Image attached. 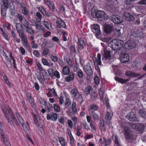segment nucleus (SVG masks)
Returning <instances> with one entry per match:
<instances>
[{
  "instance_id": "nucleus-1",
  "label": "nucleus",
  "mask_w": 146,
  "mask_h": 146,
  "mask_svg": "<svg viewBox=\"0 0 146 146\" xmlns=\"http://www.w3.org/2000/svg\"><path fill=\"white\" fill-rule=\"evenodd\" d=\"M101 45L103 47L104 53L102 58L103 61L106 63H110L111 62V56L110 55V51L108 50L107 47L104 43H101Z\"/></svg>"
},
{
  "instance_id": "nucleus-2",
  "label": "nucleus",
  "mask_w": 146,
  "mask_h": 146,
  "mask_svg": "<svg viewBox=\"0 0 146 146\" xmlns=\"http://www.w3.org/2000/svg\"><path fill=\"white\" fill-rule=\"evenodd\" d=\"M110 44H112L111 48L112 49L116 51H118L122 48L124 42L123 40L114 39L110 42Z\"/></svg>"
},
{
  "instance_id": "nucleus-3",
  "label": "nucleus",
  "mask_w": 146,
  "mask_h": 146,
  "mask_svg": "<svg viewBox=\"0 0 146 146\" xmlns=\"http://www.w3.org/2000/svg\"><path fill=\"white\" fill-rule=\"evenodd\" d=\"M92 15L95 18H101L105 20L108 19V15L104 11H102L99 10L97 12H94L92 14Z\"/></svg>"
},
{
  "instance_id": "nucleus-4",
  "label": "nucleus",
  "mask_w": 146,
  "mask_h": 146,
  "mask_svg": "<svg viewBox=\"0 0 146 146\" xmlns=\"http://www.w3.org/2000/svg\"><path fill=\"white\" fill-rule=\"evenodd\" d=\"M124 130L125 135L126 139L131 141H132L133 139L134 135L130 128L125 126L124 127Z\"/></svg>"
},
{
  "instance_id": "nucleus-5",
  "label": "nucleus",
  "mask_w": 146,
  "mask_h": 146,
  "mask_svg": "<svg viewBox=\"0 0 146 146\" xmlns=\"http://www.w3.org/2000/svg\"><path fill=\"white\" fill-rule=\"evenodd\" d=\"M111 20L115 24L121 23L123 21V19L118 15H113L111 16Z\"/></svg>"
},
{
  "instance_id": "nucleus-6",
  "label": "nucleus",
  "mask_w": 146,
  "mask_h": 146,
  "mask_svg": "<svg viewBox=\"0 0 146 146\" xmlns=\"http://www.w3.org/2000/svg\"><path fill=\"white\" fill-rule=\"evenodd\" d=\"M94 62L95 65L96 69L97 70L99 69V67L98 65H101V61L100 54L98 53L97 55V58L95 57L93 58Z\"/></svg>"
},
{
  "instance_id": "nucleus-7",
  "label": "nucleus",
  "mask_w": 146,
  "mask_h": 146,
  "mask_svg": "<svg viewBox=\"0 0 146 146\" xmlns=\"http://www.w3.org/2000/svg\"><path fill=\"white\" fill-rule=\"evenodd\" d=\"M91 27L93 31L96 36H98L101 33L99 25L97 24H93L92 25Z\"/></svg>"
},
{
  "instance_id": "nucleus-8",
  "label": "nucleus",
  "mask_w": 146,
  "mask_h": 146,
  "mask_svg": "<svg viewBox=\"0 0 146 146\" xmlns=\"http://www.w3.org/2000/svg\"><path fill=\"white\" fill-rule=\"evenodd\" d=\"M136 44L135 42L132 40L127 41L124 45V47L128 49H131L135 47Z\"/></svg>"
},
{
  "instance_id": "nucleus-9",
  "label": "nucleus",
  "mask_w": 146,
  "mask_h": 146,
  "mask_svg": "<svg viewBox=\"0 0 146 146\" xmlns=\"http://www.w3.org/2000/svg\"><path fill=\"white\" fill-rule=\"evenodd\" d=\"M16 28L20 37L25 35L22 26L20 23H17L16 25Z\"/></svg>"
},
{
  "instance_id": "nucleus-10",
  "label": "nucleus",
  "mask_w": 146,
  "mask_h": 146,
  "mask_svg": "<svg viewBox=\"0 0 146 146\" xmlns=\"http://www.w3.org/2000/svg\"><path fill=\"white\" fill-rule=\"evenodd\" d=\"M126 117L128 119L131 121H138V120L136 117V115L133 112H131L128 113Z\"/></svg>"
},
{
  "instance_id": "nucleus-11",
  "label": "nucleus",
  "mask_w": 146,
  "mask_h": 146,
  "mask_svg": "<svg viewBox=\"0 0 146 146\" xmlns=\"http://www.w3.org/2000/svg\"><path fill=\"white\" fill-rule=\"evenodd\" d=\"M121 62L124 63L128 62L129 60V57L127 54H121L119 57Z\"/></svg>"
},
{
  "instance_id": "nucleus-12",
  "label": "nucleus",
  "mask_w": 146,
  "mask_h": 146,
  "mask_svg": "<svg viewBox=\"0 0 146 146\" xmlns=\"http://www.w3.org/2000/svg\"><path fill=\"white\" fill-rule=\"evenodd\" d=\"M45 4L47 5L48 7L52 10V11L56 10L54 5L51 0H44Z\"/></svg>"
},
{
  "instance_id": "nucleus-13",
  "label": "nucleus",
  "mask_w": 146,
  "mask_h": 146,
  "mask_svg": "<svg viewBox=\"0 0 146 146\" xmlns=\"http://www.w3.org/2000/svg\"><path fill=\"white\" fill-rule=\"evenodd\" d=\"M123 17H125L126 20L129 21H133L134 20L133 16L128 12H125L123 13Z\"/></svg>"
},
{
  "instance_id": "nucleus-14",
  "label": "nucleus",
  "mask_w": 146,
  "mask_h": 146,
  "mask_svg": "<svg viewBox=\"0 0 146 146\" xmlns=\"http://www.w3.org/2000/svg\"><path fill=\"white\" fill-rule=\"evenodd\" d=\"M57 27L59 28H65L66 24L63 20L61 19H58L56 22Z\"/></svg>"
},
{
  "instance_id": "nucleus-15",
  "label": "nucleus",
  "mask_w": 146,
  "mask_h": 146,
  "mask_svg": "<svg viewBox=\"0 0 146 146\" xmlns=\"http://www.w3.org/2000/svg\"><path fill=\"white\" fill-rule=\"evenodd\" d=\"M78 47V50L80 49L82 50L84 48L85 45V43L84 41L81 38H79L77 43Z\"/></svg>"
},
{
  "instance_id": "nucleus-16",
  "label": "nucleus",
  "mask_w": 146,
  "mask_h": 146,
  "mask_svg": "<svg viewBox=\"0 0 146 146\" xmlns=\"http://www.w3.org/2000/svg\"><path fill=\"white\" fill-rule=\"evenodd\" d=\"M58 115L56 113H48L47 114L46 116V118L48 120H51L54 121H55Z\"/></svg>"
},
{
  "instance_id": "nucleus-17",
  "label": "nucleus",
  "mask_w": 146,
  "mask_h": 146,
  "mask_svg": "<svg viewBox=\"0 0 146 146\" xmlns=\"http://www.w3.org/2000/svg\"><path fill=\"white\" fill-rule=\"evenodd\" d=\"M140 75V74L129 70H127L125 73L126 76L131 78L139 76Z\"/></svg>"
},
{
  "instance_id": "nucleus-18",
  "label": "nucleus",
  "mask_w": 146,
  "mask_h": 146,
  "mask_svg": "<svg viewBox=\"0 0 146 146\" xmlns=\"http://www.w3.org/2000/svg\"><path fill=\"white\" fill-rule=\"evenodd\" d=\"M84 69L85 72L88 75H90L92 73V70L90 64H88L84 66Z\"/></svg>"
},
{
  "instance_id": "nucleus-19",
  "label": "nucleus",
  "mask_w": 146,
  "mask_h": 146,
  "mask_svg": "<svg viewBox=\"0 0 146 146\" xmlns=\"http://www.w3.org/2000/svg\"><path fill=\"white\" fill-rule=\"evenodd\" d=\"M117 0H113V2L114 3H111V5L108 6V9L110 10V12H113L115 11V7L116 6V3L118 4L117 2Z\"/></svg>"
},
{
  "instance_id": "nucleus-20",
  "label": "nucleus",
  "mask_w": 146,
  "mask_h": 146,
  "mask_svg": "<svg viewBox=\"0 0 146 146\" xmlns=\"http://www.w3.org/2000/svg\"><path fill=\"white\" fill-rule=\"evenodd\" d=\"M1 15L2 18L4 19H5L6 17V9L2 5H1Z\"/></svg>"
},
{
  "instance_id": "nucleus-21",
  "label": "nucleus",
  "mask_w": 146,
  "mask_h": 146,
  "mask_svg": "<svg viewBox=\"0 0 146 146\" xmlns=\"http://www.w3.org/2000/svg\"><path fill=\"white\" fill-rule=\"evenodd\" d=\"M113 139L114 141L115 146H121L120 141L117 135H113Z\"/></svg>"
},
{
  "instance_id": "nucleus-22",
  "label": "nucleus",
  "mask_w": 146,
  "mask_h": 146,
  "mask_svg": "<svg viewBox=\"0 0 146 146\" xmlns=\"http://www.w3.org/2000/svg\"><path fill=\"white\" fill-rule=\"evenodd\" d=\"M25 29L27 33L32 35H34L35 31L30 26Z\"/></svg>"
},
{
  "instance_id": "nucleus-23",
  "label": "nucleus",
  "mask_w": 146,
  "mask_h": 146,
  "mask_svg": "<svg viewBox=\"0 0 146 146\" xmlns=\"http://www.w3.org/2000/svg\"><path fill=\"white\" fill-rule=\"evenodd\" d=\"M74 77V74L73 73H70L68 76L66 77L65 78V80L66 82H69L70 81L73 80Z\"/></svg>"
},
{
  "instance_id": "nucleus-24",
  "label": "nucleus",
  "mask_w": 146,
  "mask_h": 146,
  "mask_svg": "<svg viewBox=\"0 0 146 146\" xmlns=\"http://www.w3.org/2000/svg\"><path fill=\"white\" fill-rule=\"evenodd\" d=\"M72 103L71 100L69 98H66L65 100V103L64 104L65 108H67L70 106Z\"/></svg>"
},
{
  "instance_id": "nucleus-25",
  "label": "nucleus",
  "mask_w": 146,
  "mask_h": 146,
  "mask_svg": "<svg viewBox=\"0 0 146 146\" xmlns=\"http://www.w3.org/2000/svg\"><path fill=\"white\" fill-rule=\"evenodd\" d=\"M100 128L102 131H106V128L104 124V122L103 119H101L100 122Z\"/></svg>"
},
{
  "instance_id": "nucleus-26",
  "label": "nucleus",
  "mask_w": 146,
  "mask_h": 146,
  "mask_svg": "<svg viewBox=\"0 0 146 146\" xmlns=\"http://www.w3.org/2000/svg\"><path fill=\"white\" fill-rule=\"evenodd\" d=\"M70 72V70L69 67L67 66L64 67L62 69V74L63 75H67Z\"/></svg>"
},
{
  "instance_id": "nucleus-27",
  "label": "nucleus",
  "mask_w": 146,
  "mask_h": 146,
  "mask_svg": "<svg viewBox=\"0 0 146 146\" xmlns=\"http://www.w3.org/2000/svg\"><path fill=\"white\" fill-rule=\"evenodd\" d=\"M98 109V107L97 106L95 105H91L89 106V110L91 113L92 112H95L94 111L97 110Z\"/></svg>"
},
{
  "instance_id": "nucleus-28",
  "label": "nucleus",
  "mask_w": 146,
  "mask_h": 146,
  "mask_svg": "<svg viewBox=\"0 0 146 146\" xmlns=\"http://www.w3.org/2000/svg\"><path fill=\"white\" fill-rule=\"evenodd\" d=\"M139 116L142 118L146 117V112L143 109L140 110L138 112Z\"/></svg>"
},
{
  "instance_id": "nucleus-29",
  "label": "nucleus",
  "mask_w": 146,
  "mask_h": 146,
  "mask_svg": "<svg viewBox=\"0 0 146 146\" xmlns=\"http://www.w3.org/2000/svg\"><path fill=\"white\" fill-rule=\"evenodd\" d=\"M133 126L135 127V128L138 129L139 131H141L144 129V126L143 125L138 124L137 125L133 124Z\"/></svg>"
},
{
  "instance_id": "nucleus-30",
  "label": "nucleus",
  "mask_w": 146,
  "mask_h": 146,
  "mask_svg": "<svg viewBox=\"0 0 146 146\" xmlns=\"http://www.w3.org/2000/svg\"><path fill=\"white\" fill-rule=\"evenodd\" d=\"M115 79L116 81H118L122 84L125 83L128 81V79H124L122 78H119L117 77H115Z\"/></svg>"
},
{
  "instance_id": "nucleus-31",
  "label": "nucleus",
  "mask_w": 146,
  "mask_h": 146,
  "mask_svg": "<svg viewBox=\"0 0 146 146\" xmlns=\"http://www.w3.org/2000/svg\"><path fill=\"white\" fill-rule=\"evenodd\" d=\"M42 77V76H41L40 74L39 73H38L36 75V78L39 82L42 84H43L44 83L45 79L43 78Z\"/></svg>"
},
{
  "instance_id": "nucleus-32",
  "label": "nucleus",
  "mask_w": 146,
  "mask_h": 146,
  "mask_svg": "<svg viewBox=\"0 0 146 146\" xmlns=\"http://www.w3.org/2000/svg\"><path fill=\"white\" fill-rule=\"evenodd\" d=\"M42 23L46 28L49 30H51V26L50 23L47 21H43Z\"/></svg>"
},
{
  "instance_id": "nucleus-33",
  "label": "nucleus",
  "mask_w": 146,
  "mask_h": 146,
  "mask_svg": "<svg viewBox=\"0 0 146 146\" xmlns=\"http://www.w3.org/2000/svg\"><path fill=\"white\" fill-rule=\"evenodd\" d=\"M91 90V87L90 86H87L85 88L84 92V94L85 95L87 96L90 93Z\"/></svg>"
},
{
  "instance_id": "nucleus-34",
  "label": "nucleus",
  "mask_w": 146,
  "mask_h": 146,
  "mask_svg": "<svg viewBox=\"0 0 146 146\" xmlns=\"http://www.w3.org/2000/svg\"><path fill=\"white\" fill-rule=\"evenodd\" d=\"M81 125L85 129L87 130H89L90 129L88 125L85 121H83L81 122Z\"/></svg>"
},
{
  "instance_id": "nucleus-35",
  "label": "nucleus",
  "mask_w": 146,
  "mask_h": 146,
  "mask_svg": "<svg viewBox=\"0 0 146 146\" xmlns=\"http://www.w3.org/2000/svg\"><path fill=\"white\" fill-rule=\"evenodd\" d=\"M33 25L35 26L36 27L38 30L41 31H44V28L42 26L38 24L35 23L33 24Z\"/></svg>"
},
{
  "instance_id": "nucleus-36",
  "label": "nucleus",
  "mask_w": 146,
  "mask_h": 146,
  "mask_svg": "<svg viewBox=\"0 0 146 146\" xmlns=\"http://www.w3.org/2000/svg\"><path fill=\"white\" fill-rule=\"evenodd\" d=\"M36 20L38 23L40 22L41 20L42 16L41 13L39 12H37L36 13Z\"/></svg>"
},
{
  "instance_id": "nucleus-37",
  "label": "nucleus",
  "mask_w": 146,
  "mask_h": 146,
  "mask_svg": "<svg viewBox=\"0 0 146 146\" xmlns=\"http://www.w3.org/2000/svg\"><path fill=\"white\" fill-rule=\"evenodd\" d=\"M112 31V27L109 25H106L105 27L104 31L107 34L110 33Z\"/></svg>"
},
{
  "instance_id": "nucleus-38",
  "label": "nucleus",
  "mask_w": 146,
  "mask_h": 146,
  "mask_svg": "<svg viewBox=\"0 0 146 146\" xmlns=\"http://www.w3.org/2000/svg\"><path fill=\"white\" fill-rule=\"evenodd\" d=\"M58 139L62 146H65L66 143L65 139L63 137H59Z\"/></svg>"
},
{
  "instance_id": "nucleus-39",
  "label": "nucleus",
  "mask_w": 146,
  "mask_h": 146,
  "mask_svg": "<svg viewBox=\"0 0 146 146\" xmlns=\"http://www.w3.org/2000/svg\"><path fill=\"white\" fill-rule=\"evenodd\" d=\"M133 35L134 37H143V33L142 32L139 31L134 32Z\"/></svg>"
},
{
  "instance_id": "nucleus-40",
  "label": "nucleus",
  "mask_w": 146,
  "mask_h": 146,
  "mask_svg": "<svg viewBox=\"0 0 146 146\" xmlns=\"http://www.w3.org/2000/svg\"><path fill=\"white\" fill-rule=\"evenodd\" d=\"M92 116L95 121H98L100 118L99 115L96 112H92L91 113Z\"/></svg>"
},
{
  "instance_id": "nucleus-41",
  "label": "nucleus",
  "mask_w": 146,
  "mask_h": 146,
  "mask_svg": "<svg viewBox=\"0 0 146 146\" xmlns=\"http://www.w3.org/2000/svg\"><path fill=\"white\" fill-rule=\"evenodd\" d=\"M113 115V113L111 111H107L106 116L105 118L108 120H110Z\"/></svg>"
},
{
  "instance_id": "nucleus-42",
  "label": "nucleus",
  "mask_w": 146,
  "mask_h": 146,
  "mask_svg": "<svg viewBox=\"0 0 146 146\" xmlns=\"http://www.w3.org/2000/svg\"><path fill=\"white\" fill-rule=\"evenodd\" d=\"M78 92V91L77 87L76 86H74L70 92V95L71 96Z\"/></svg>"
},
{
  "instance_id": "nucleus-43",
  "label": "nucleus",
  "mask_w": 146,
  "mask_h": 146,
  "mask_svg": "<svg viewBox=\"0 0 146 146\" xmlns=\"http://www.w3.org/2000/svg\"><path fill=\"white\" fill-rule=\"evenodd\" d=\"M38 9L44 15H46V10L42 6H41L38 7Z\"/></svg>"
},
{
  "instance_id": "nucleus-44",
  "label": "nucleus",
  "mask_w": 146,
  "mask_h": 146,
  "mask_svg": "<svg viewBox=\"0 0 146 146\" xmlns=\"http://www.w3.org/2000/svg\"><path fill=\"white\" fill-rule=\"evenodd\" d=\"M22 23V24L25 29L30 26V24L25 19Z\"/></svg>"
},
{
  "instance_id": "nucleus-45",
  "label": "nucleus",
  "mask_w": 146,
  "mask_h": 146,
  "mask_svg": "<svg viewBox=\"0 0 146 146\" xmlns=\"http://www.w3.org/2000/svg\"><path fill=\"white\" fill-rule=\"evenodd\" d=\"M120 30L115 29L114 31V33L115 35L117 37H118L120 36L121 35V33L120 31Z\"/></svg>"
},
{
  "instance_id": "nucleus-46",
  "label": "nucleus",
  "mask_w": 146,
  "mask_h": 146,
  "mask_svg": "<svg viewBox=\"0 0 146 146\" xmlns=\"http://www.w3.org/2000/svg\"><path fill=\"white\" fill-rule=\"evenodd\" d=\"M70 144L71 146H76V141L73 137L70 138Z\"/></svg>"
},
{
  "instance_id": "nucleus-47",
  "label": "nucleus",
  "mask_w": 146,
  "mask_h": 146,
  "mask_svg": "<svg viewBox=\"0 0 146 146\" xmlns=\"http://www.w3.org/2000/svg\"><path fill=\"white\" fill-rule=\"evenodd\" d=\"M74 100H76V101H81L82 100V95L79 93L78 94V95L76 96V98H74Z\"/></svg>"
},
{
  "instance_id": "nucleus-48",
  "label": "nucleus",
  "mask_w": 146,
  "mask_h": 146,
  "mask_svg": "<svg viewBox=\"0 0 146 146\" xmlns=\"http://www.w3.org/2000/svg\"><path fill=\"white\" fill-rule=\"evenodd\" d=\"M99 94L101 98H103L104 97V92L102 88H101L99 90Z\"/></svg>"
},
{
  "instance_id": "nucleus-49",
  "label": "nucleus",
  "mask_w": 146,
  "mask_h": 146,
  "mask_svg": "<svg viewBox=\"0 0 146 146\" xmlns=\"http://www.w3.org/2000/svg\"><path fill=\"white\" fill-rule=\"evenodd\" d=\"M24 130L25 131L27 134L29 133V131L28 128L26 125L24 123L23 124H21Z\"/></svg>"
},
{
  "instance_id": "nucleus-50",
  "label": "nucleus",
  "mask_w": 146,
  "mask_h": 146,
  "mask_svg": "<svg viewBox=\"0 0 146 146\" xmlns=\"http://www.w3.org/2000/svg\"><path fill=\"white\" fill-rule=\"evenodd\" d=\"M22 12L25 15H27L29 13V11L26 8L24 9H22Z\"/></svg>"
},
{
  "instance_id": "nucleus-51",
  "label": "nucleus",
  "mask_w": 146,
  "mask_h": 146,
  "mask_svg": "<svg viewBox=\"0 0 146 146\" xmlns=\"http://www.w3.org/2000/svg\"><path fill=\"white\" fill-rule=\"evenodd\" d=\"M94 80L96 84L98 85L100 83L99 78L98 76H94Z\"/></svg>"
},
{
  "instance_id": "nucleus-52",
  "label": "nucleus",
  "mask_w": 146,
  "mask_h": 146,
  "mask_svg": "<svg viewBox=\"0 0 146 146\" xmlns=\"http://www.w3.org/2000/svg\"><path fill=\"white\" fill-rule=\"evenodd\" d=\"M42 62L43 64L44 65L48 66L49 65V63L48 60L45 58H42Z\"/></svg>"
},
{
  "instance_id": "nucleus-53",
  "label": "nucleus",
  "mask_w": 146,
  "mask_h": 146,
  "mask_svg": "<svg viewBox=\"0 0 146 146\" xmlns=\"http://www.w3.org/2000/svg\"><path fill=\"white\" fill-rule=\"evenodd\" d=\"M79 71L77 72V75L78 77L79 78H82L84 74L82 71L81 70H79Z\"/></svg>"
},
{
  "instance_id": "nucleus-54",
  "label": "nucleus",
  "mask_w": 146,
  "mask_h": 146,
  "mask_svg": "<svg viewBox=\"0 0 146 146\" xmlns=\"http://www.w3.org/2000/svg\"><path fill=\"white\" fill-rule=\"evenodd\" d=\"M40 71L42 72V75L43 78L45 79L44 78L47 75V73L46 71L44 69H43L42 70Z\"/></svg>"
},
{
  "instance_id": "nucleus-55",
  "label": "nucleus",
  "mask_w": 146,
  "mask_h": 146,
  "mask_svg": "<svg viewBox=\"0 0 146 146\" xmlns=\"http://www.w3.org/2000/svg\"><path fill=\"white\" fill-rule=\"evenodd\" d=\"M90 126L93 130L96 131V130L95 124L93 122H91L90 124Z\"/></svg>"
},
{
  "instance_id": "nucleus-56",
  "label": "nucleus",
  "mask_w": 146,
  "mask_h": 146,
  "mask_svg": "<svg viewBox=\"0 0 146 146\" xmlns=\"http://www.w3.org/2000/svg\"><path fill=\"white\" fill-rule=\"evenodd\" d=\"M7 121L11 125H13V122L12 120L11 119L10 116H9L6 117H5Z\"/></svg>"
},
{
  "instance_id": "nucleus-57",
  "label": "nucleus",
  "mask_w": 146,
  "mask_h": 146,
  "mask_svg": "<svg viewBox=\"0 0 146 146\" xmlns=\"http://www.w3.org/2000/svg\"><path fill=\"white\" fill-rule=\"evenodd\" d=\"M54 110L57 112H58L60 111V108L56 104L54 105Z\"/></svg>"
},
{
  "instance_id": "nucleus-58",
  "label": "nucleus",
  "mask_w": 146,
  "mask_h": 146,
  "mask_svg": "<svg viewBox=\"0 0 146 146\" xmlns=\"http://www.w3.org/2000/svg\"><path fill=\"white\" fill-rule=\"evenodd\" d=\"M70 49V52L72 53L76 52V49L74 46H71L69 47Z\"/></svg>"
},
{
  "instance_id": "nucleus-59",
  "label": "nucleus",
  "mask_w": 146,
  "mask_h": 146,
  "mask_svg": "<svg viewBox=\"0 0 146 146\" xmlns=\"http://www.w3.org/2000/svg\"><path fill=\"white\" fill-rule=\"evenodd\" d=\"M48 72L49 75L52 76L54 74V71L52 69L50 68L48 70Z\"/></svg>"
},
{
  "instance_id": "nucleus-60",
  "label": "nucleus",
  "mask_w": 146,
  "mask_h": 146,
  "mask_svg": "<svg viewBox=\"0 0 146 146\" xmlns=\"http://www.w3.org/2000/svg\"><path fill=\"white\" fill-rule=\"evenodd\" d=\"M17 17L19 19V21L21 23H22L23 20V17L20 14L18 13L17 16Z\"/></svg>"
},
{
  "instance_id": "nucleus-61",
  "label": "nucleus",
  "mask_w": 146,
  "mask_h": 146,
  "mask_svg": "<svg viewBox=\"0 0 146 146\" xmlns=\"http://www.w3.org/2000/svg\"><path fill=\"white\" fill-rule=\"evenodd\" d=\"M49 49L47 48H44L42 54L44 56H46L47 55L48 53Z\"/></svg>"
},
{
  "instance_id": "nucleus-62",
  "label": "nucleus",
  "mask_w": 146,
  "mask_h": 146,
  "mask_svg": "<svg viewBox=\"0 0 146 146\" xmlns=\"http://www.w3.org/2000/svg\"><path fill=\"white\" fill-rule=\"evenodd\" d=\"M8 0H3V5H4L3 7L5 8H8Z\"/></svg>"
},
{
  "instance_id": "nucleus-63",
  "label": "nucleus",
  "mask_w": 146,
  "mask_h": 146,
  "mask_svg": "<svg viewBox=\"0 0 146 146\" xmlns=\"http://www.w3.org/2000/svg\"><path fill=\"white\" fill-rule=\"evenodd\" d=\"M59 122L62 125H64L65 121V119L63 117H61L59 118L58 119Z\"/></svg>"
},
{
  "instance_id": "nucleus-64",
  "label": "nucleus",
  "mask_w": 146,
  "mask_h": 146,
  "mask_svg": "<svg viewBox=\"0 0 146 146\" xmlns=\"http://www.w3.org/2000/svg\"><path fill=\"white\" fill-rule=\"evenodd\" d=\"M137 4L141 5H146V0H142L139 1Z\"/></svg>"
}]
</instances>
